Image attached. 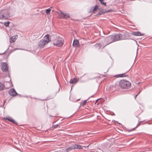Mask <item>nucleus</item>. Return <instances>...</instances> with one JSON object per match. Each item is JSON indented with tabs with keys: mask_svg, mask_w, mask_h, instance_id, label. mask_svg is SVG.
Segmentation results:
<instances>
[{
	"mask_svg": "<svg viewBox=\"0 0 152 152\" xmlns=\"http://www.w3.org/2000/svg\"><path fill=\"white\" fill-rule=\"evenodd\" d=\"M87 100H84L83 101V104H82V105L83 106H84L86 104V102H87Z\"/></svg>",
	"mask_w": 152,
	"mask_h": 152,
	"instance_id": "nucleus-31",
	"label": "nucleus"
},
{
	"mask_svg": "<svg viewBox=\"0 0 152 152\" xmlns=\"http://www.w3.org/2000/svg\"><path fill=\"white\" fill-rule=\"evenodd\" d=\"M102 46V45L100 43H96L95 45V46L96 48H98L99 49H100Z\"/></svg>",
	"mask_w": 152,
	"mask_h": 152,
	"instance_id": "nucleus-21",
	"label": "nucleus"
},
{
	"mask_svg": "<svg viewBox=\"0 0 152 152\" xmlns=\"http://www.w3.org/2000/svg\"><path fill=\"white\" fill-rule=\"evenodd\" d=\"M59 91H60V88H58L57 90L56 91H54L55 94L53 96H50L48 97H47L46 98V99H45V100H49L50 99L53 98L55 96H56V94L57 93H58L59 92Z\"/></svg>",
	"mask_w": 152,
	"mask_h": 152,
	"instance_id": "nucleus-13",
	"label": "nucleus"
},
{
	"mask_svg": "<svg viewBox=\"0 0 152 152\" xmlns=\"http://www.w3.org/2000/svg\"><path fill=\"white\" fill-rule=\"evenodd\" d=\"M58 15L59 17L61 18L66 19L68 18H69V13L65 14L61 11L58 12Z\"/></svg>",
	"mask_w": 152,
	"mask_h": 152,
	"instance_id": "nucleus-6",
	"label": "nucleus"
},
{
	"mask_svg": "<svg viewBox=\"0 0 152 152\" xmlns=\"http://www.w3.org/2000/svg\"><path fill=\"white\" fill-rule=\"evenodd\" d=\"M63 39L61 37H59L54 41L53 45L58 47H61L63 46Z\"/></svg>",
	"mask_w": 152,
	"mask_h": 152,
	"instance_id": "nucleus-3",
	"label": "nucleus"
},
{
	"mask_svg": "<svg viewBox=\"0 0 152 152\" xmlns=\"http://www.w3.org/2000/svg\"><path fill=\"white\" fill-rule=\"evenodd\" d=\"M5 88L6 89H9L13 86L12 82H7L5 83Z\"/></svg>",
	"mask_w": 152,
	"mask_h": 152,
	"instance_id": "nucleus-11",
	"label": "nucleus"
},
{
	"mask_svg": "<svg viewBox=\"0 0 152 152\" xmlns=\"http://www.w3.org/2000/svg\"><path fill=\"white\" fill-rule=\"evenodd\" d=\"M78 81V79L76 78H74L71 79L70 80V83L71 84L76 83Z\"/></svg>",
	"mask_w": 152,
	"mask_h": 152,
	"instance_id": "nucleus-15",
	"label": "nucleus"
},
{
	"mask_svg": "<svg viewBox=\"0 0 152 152\" xmlns=\"http://www.w3.org/2000/svg\"><path fill=\"white\" fill-rule=\"evenodd\" d=\"M4 54V53H2V54H0L2 55V54Z\"/></svg>",
	"mask_w": 152,
	"mask_h": 152,
	"instance_id": "nucleus-35",
	"label": "nucleus"
},
{
	"mask_svg": "<svg viewBox=\"0 0 152 152\" xmlns=\"http://www.w3.org/2000/svg\"><path fill=\"white\" fill-rule=\"evenodd\" d=\"M4 88V85L1 83H0V91L3 90Z\"/></svg>",
	"mask_w": 152,
	"mask_h": 152,
	"instance_id": "nucleus-23",
	"label": "nucleus"
},
{
	"mask_svg": "<svg viewBox=\"0 0 152 152\" xmlns=\"http://www.w3.org/2000/svg\"><path fill=\"white\" fill-rule=\"evenodd\" d=\"M10 122L14 124H15L17 125H18V123H17V122L15 121H14L13 119H12V120Z\"/></svg>",
	"mask_w": 152,
	"mask_h": 152,
	"instance_id": "nucleus-28",
	"label": "nucleus"
},
{
	"mask_svg": "<svg viewBox=\"0 0 152 152\" xmlns=\"http://www.w3.org/2000/svg\"><path fill=\"white\" fill-rule=\"evenodd\" d=\"M44 38V39H43L45 40V41L47 42L48 43L51 41L50 39V38L49 37V35L48 34H47L45 35Z\"/></svg>",
	"mask_w": 152,
	"mask_h": 152,
	"instance_id": "nucleus-14",
	"label": "nucleus"
},
{
	"mask_svg": "<svg viewBox=\"0 0 152 152\" xmlns=\"http://www.w3.org/2000/svg\"><path fill=\"white\" fill-rule=\"evenodd\" d=\"M49 117L50 118H51L52 117V116L51 115H49Z\"/></svg>",
	"mask_w": 152,
	"mask_h": 152,
	"instance_id": "nucleus-33",
	"label": "nucleus"
},
{
	"mask_svg": "<svg viewBox=\"0 0 152 152\" xmlns=\"http://www.w3.org/2000/svg\"><path fill=\"white\" fill-rule=\"evenodd\" d=\"M99 9H100L99 10L100 11L95 15L96 16H98L102 15L104 13L109 12L113 11V10H108L106 11L105 10H103L102 8H99Z\"/></svg>",
	"mask_w": 152,
	"mask_h": 152,
	"instance_id": "nucleus-7",
	"label": "nucleus"
},
{
	"mask_svg": "<svg viewBox=\"0 0 152 152\" xmlns=\"http://www.w3.org/2000/svg\"><path fill=\"white\" fill-rule=\"evenodd\" d=\"M126 39L124 34H115L109 36L102 41V43L103 48L113 42Z\"/></svg>",
	"mask_w": 152,
	"mask_h": 152,
	"instance_id": "nucleus-1",
	"label": "nucleus"
},
{
	"mask_svg": "<svg viewBox=\"0 0 152 152\" xmlns=\"http://www.w3.org/2000/svg\"><path fill=\"white\" fill-rule=\"evenodd\" d=\"M13 119L11 118V117H8V118H6V119L8 121H11Z\"/></svg>",
	"mask_w": 152,
	"mask_h": 152,
	"instance_id": "nucleus-30",
	"label": "nucleus"
},
{
	"mask_svg": "<svg viewBox=\"0 0 152 152\" xmlns=\"http://www.w3.org/2000/svg\"><path fill=\"white\" fill-rule=\"evenodd\" d=\"M99 1L104 6L106 5V2H104V0H99Z\"/></svg>",
	"mask_w": 152,
	"mask_h": 152,
	"instance_id": "nucleus-24",
	"label": "nucleus"
},
{
	"mask_svg": "<svg viewBox=\"0 0 152 152\" xmlns=\"http://www.w3.org/2000/svg\"><path fill=\"white\" fill-rule=\"evenodd\" d=\"M99 99H98L96 100V102H97V101H98V100Z\"/></svg>",
	"mask_w": 152,
	"mask_h": 152,
	"instance_id": "nucleus-34",
	"label": "nucleus"
},
{
	"mask_svg": "<svg viewBox=\"0 0 152 152\" xmlns=\"http://www.w3.org/2000/svg\"><path fill=\"white\" fill-rule=\"evenodd\" d=\"M9 95L12 96H15L18 95L17 93L14 89L12 88L9 91Z\"/></svg>",
	"mask_w": 152,
	"mask_h": 152,
	"instance_id": "nucleus-9",
	"label": "nucleus"
},
{
	"mask_svg": "<svg viewBox=\"0 0 152 152\" xmlns=\"http://www.w3.org/2000/svg\"><path fill=\"white\" fill-rule=\"evenodd\" d=\"M10 22L9 21H8L7 22H4V25L6 27H7L8 26L9 24H10Z\"/></svg>",
	"mask_w": 152,
	"mask_h": 152,
	"instance_id": "nucleus-26",
	"label": "nucleus"
},
{
	"mask_svg": "<svg viewBox=\"0 0 152 152\" xmlns=\"http://www.w3.org/2000/svg\"><path fill=\"white\" fill-rule=\"evenodd\" d=\"M51 10L50 8L47 9L46 10V12L47 15H49L50 14Z\"/></svg>",
	"mask_w": 152,
	"mask_h": 152,
	"instance_id": "nucleus-25",
	"label": "nucleus"
},
{
	"mask_svg": "<svg viewBox=\"0 0 152 152\" xmlns=\"http://www.w3.org/2000/svg\"><path fill=\"white\" fill-rule=\"evenodd\" d=\"M7 12L2 10L0 12V19H6L8 17Z\"/></svg>",
	"mask_w": 152,
	"mask_h": 152,
	"instance_id": "nucleus-4",
	"label": "nucleus"
},
{
	"mask_svg": "<svg viewBox=\"0 0 152 152\" xmlns=\"http://www.w3.org/2000/svg\"><path fill=\"white\" fill-rule=\"evenodd\" d=\"M16 37L15 36H13L10 38V43H12L16 40Z\"/></svg>",
	"mask_w": 152,
	"mask_h": 152,
	"instance_id": "nucleus-19",
	"label": "nucleus"
},
{
	"mask_svg": "<svg viewBox=\"0 0 152 152\" xmlns=\"http://www.w3.org/2000/svg\"><path fill=\"white\" fill-rule=\"evenodd\" d=\"M48 44L47 42L45 41V40L42 39L38 42V45L39 48H43L45 45Z\"/></svg>",
	"mask_w": 152,
	"mask_h": 152,
	"instance_id": "nucleus-8",
	"label": "nucleus"
},
{
	"mask_svg": "<svg viewBox=\"0 0 152 152\" xmlns=\"http://www.w3.org/2000/svg\"><path fill=\"white\" fill-rule=\"evenodd\" d=\"M10 122L14 124H15L17 125H18V123H17V122L15 121H14L13 119H12V120Z\"/></svg>",
	"mask_w": 152,
	"mask_h": 152,
	"instance_id": "nucleus-27",
	"label": "nucleus"
},
{
	"mask_svg": "<svg viewBox=\"0 0 152 152\" xmlns=\"http://www.w3.org/2000/svg\"><path fill=\"white\" fill-rule=\"evenodd\" d=\"M79 43V41L78 40L74 39L72 45L74 47H75L76 46L78 45Z\"/></svg>",
	"mask_w": 152,
	"mask_h": 152,
	"instance_id": "nucleus-18",
	"label": "nucleus"
},
{
	"mask_svg": "<svg viewBox=\"0 0 152 152\" xmlns=\"http://www.w3.org/2000/svg\"><path fill=\"white\" fill-rule=\"evenodd\" d=\"M119 86L123 89H129L131 86V83L126 80H121L119 83Z\"/></svg>",
	"mask_w": 152,
	"mask_h": 152,
	"instance_id": "nucleus-2",
	"label": "nucleus"
},
{
	"mask_svg": "<svg viewBox=\"0 0 152 152\" xmlns=\"http://www.w3.org/2000/svg\"><path fill=\"white\" fill-rule=\"evenodd\" d=\"M140 92H139V93L137 94L135 96V99H136V98L137 97V95H138V94L140 93Z\"/></svg>",
	"mask_w": 152,
	"mask_h": 152,
	"instance_id": "nucleus-32",
	"label": "nucleus"
},
{
	"mask_svg": "<svg viewBox=\"0 0 152 152\" xmlns=\"http://www.w3.org/2000/svg\"><path fill=\"white\" fill-rule=\"evenodd\" d=\"M132 34L136 36H142L143 35L140 32L136 31L133 32Z\"/></svg>",
	"mask_w": 152,
	"mask_h": 152,
	"instance_id": "nucleus-17",
	"label": "nucleus"
},
{
	"mask_svg": "<svg viewBox=\"0 0 152 152\" xmlns=\"http://www.w3.org/2000/svg\"><path fill=\"white\" fill-rule=\"evenodd\" d=\"M74 149H82L83 148L82 146L79 145L75 144L73 145Z\"/></svg>",
	"mask_w": 152,
	"mask_h": 152,
	"instance_id": "nucleus-16",
	"label": "nucleus"
},
{
	"mask_svg": "<svg viewBox=\"0 0 152 152\" xmlns=\"http://www.w3.org/2000/svg\"><path fill=\"white\" fill-rule=\"evenodd\" d=\"M73 149H74V148L73 146V145H72L71 147H69L67 148L65 150L66 152H69L71 150H73Z\"/></svg>",
	"mask_w": 152,
	"mask_h": 152,
	"instance_id": "nucleus-20",
	"label": "nucleus"
},
{
	"mask_svg": "<svg viewBox=\"0 0 152 152\" xmlns=\"http://www.w3.org/2000/svg\"><path fill=\"white\" fill-rule=\"evenodd\" d=\"M58 126V125L57 124L55 125H53V126H52V127L53 128V129H56L57 128Z\"/></svg>",
	"mask_w": 152,
	"mask_h": 152,
	"instance_id": "nucleus-29",
	"label": "nucleus"
},
{
	"mask_svg": "<svg viewBox=\"0 0 152 152\" xmlns=\"http://www.w3.org/2000/svg\"><path fill=\"white\" fill-rule=\"evenodd\" d=\"M1 69L4 72H7L8 71L9 66L6 62H2L1 64Z\"/></svg>",
	"mask_w": 152,
	"mask_h": 152,
	"instance_id": "nucleus-5",
	"label": "nucleus"
},
{
	"mask_svg": "<svg viewBox=\"0 0 152 152\" xmlns=\"http://www.w3.org/2000/svg\"><path fill=\"white\" fill-rule=\"evenodd\" d=\"M129 70H128L126 72H125L124 73H123L122 74H118L116 75H115V77L118 78V77H128V75H126V73L128 72L129 71Z\"/></svg>",
	"mask_w": 152,
	"mask_h": 152,
	"instance_id": "nucleus-12",
	"label": "nucleus"
},
{
	"mask_svg": "<svg viewBox=\"0 0 152 152\" xmlns=\"http://www.w3.org/2000/svg\"><path fill=\"white\" fill-rule=\"evenodd\" d=\"M99 7L98 5H96L94 6L91 7L90 9L89 13L94 12L96 11H97V10H100V9H99Z\"/></svg>",
	"mask_w": 152,
	"mask_h": 152,
	"instance_id": "nucleus-10",
	"label": "nucleus"
},
{
	"mask_svg": "<svg viewBox=\"0 0 152 152\" xmlns=\"http://www.w3.org/2000/svg\"><path fill=\"white\" fill-rule=\"evenodd\" d=\"M140 124H141V123L140 122L139 123H138L137 124V126L133 128L132 129H130V130H128V132H131V131H133V130H135V128H136L137 127H138V126H140Z\"/></svg>",
	"mask_w": 152,
	"mask_h": 152,
	"instance_id": "nucleus-22",
	"label": "nucleus"
}]
</instances>
